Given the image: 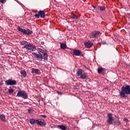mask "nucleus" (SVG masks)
<instances>
[{"label": "nucleus", "mask_w": 130, "mask_h": 130, "mask_svg": "<svg viewBox=\"0 0 130 130\" xmlns=\"http://www.w3.org/2000/svg\"><path fill=\"white\" fill-rule=\"evenodd\" d=\"M21 45H22V49H26V50H29V52H32V51H35L36 50V47L26 41H23L20 43Z\"/></svg>", "instance_id": "obj_1"}, {"label": "nucleus", "mask_w": 130, "mask_h": 130, "mask_svg": "<svg viewBox=\"0 0 130 130\" xmlns=\"http://www.w3.org/2000/svg\"><path fill=\"white\" fill-rule=\"evenodd\" d=\"M127 95H130V85L123 86L121 88L119 95L121 98H127Z\"/></svg>", "instance_id": "obj_2"}, {"label": "nucleus", "mask_w": 130, "mask_h": 130, "mask_svg": "<svg viewBox=\"0 0 130 130\" xmlns=\"http://www.w3.org/2000/svg\"><path fill=\"white\" fill-rule=\"evenodd\" d=\"M17 29L18 30V31L23 35L29 36L33 34V31H32V30H30L29 28L26 29L21 28L20 26H18Z\"/></svg>", "instance_id": "obj_3"}, {"label": "nucleus", "mask_w": 130, "mask_h": 130, "mask_svg": "<svg viewBox=\"0 0 130 130\" xmlns=\"http://www.w3.org/2000/svg\"><path fill=\"white\" fill-rule=\"evenodd\" d=\"M76 75L80 77V78L82 80H85L87 78V75L84 72L83 73V70L81 69H78L76 72Z\"/></svg>", "instance_id": "obj_4"}, {"label": "nucleus", "mask_w": 130, "mask_h": 130, "mask_svg": "<svg viewBox=\"0 0 130 130\" xmlns=\"http://www.w3.org/2000/svg\"><path fill=\"white\" fill-rule=\"evenodd\" d=\"M38 51L42 59H44V60H47V59H48V55L47 54V53H46V50L39 49Z\"/></svg>", "instance_id": "obj_5"}, {"label": "nucleus", "mask_w": 130, "mask_h": 130, "mask_svg": "<svg viewBox=\"0 0 130 130\" xmlns=\"http://www.w3.org/2000/svg\"><path fill=\"white\" fill-rule=\"evenodd\" d=\"M17 97H21L22 99H28V94L24 90H19L17 93Z\"/></svg>", "instance_id": "obj_6"}, {"label": "nucleus", "mask_w": 130, "mask_h": 130, "mask_svg": "<svg viewBox=\"0 0 130 130\" xmlns=\"http://www.w3.org/2000/svg\"><path fill=\"white\" fill-rule=\"evenodd\" d=\"M108 120H107V122L109 123V124H113V121H114V117H113V115L111 114V113H108Z\"/></svg>", "instance_id": "obj_7"}, {"label": "nucleus", "mask_w": 130, "mask_h": 130, "mask_svg": "<svg viewBox=\"0 0 130 130\" xmlns=\"http://www.w3.org/2000/svg\"><path fill=\"white\" fill-rule=\"evenodd\" d=\"M35 18H37V19H39V18H42L43 19L44 18H45V12L43 10H41L38 12V14H36L35 15Z\"/></svg>", "instance_id": "obj_8"}, {"label": "nucleus", "mask_w": 130, "mask_h": 130, "mask_svg": "<svg viewBox=\"0 0 130 130\" xmlns=\"http://www.w3.org/2000/svg\"><path fill=\"white\" fill-rule=\"evenodd\" d=\"M5 85L7 86H14L17 85V81L13 79H8L5 81Z\"/></svg>", "instance_id": "obj_9"}, {"label": "nucleus", "mask_w": 130, "mask_h": 130, "mask_svg": "<svg viewBox=\"0 0 130 130\" xmlns=\"http://www.w3.org/2000/svg\"><path fill=\"white\" fill-rule=\"evenodd\" d=\"M36 122L37 125H40V126H45V125H46L45 121H42L40 119H36Z\"/></svg>", "instance_id": "obj_10"}, {"label": "nucleus", "mask_w": 130, "mask_h": 130, "mask_svg": "<svg viewBox=\"0 0 130 130\" xmlns=\"http://www.w3.org/2000/svg\"><path fill=\"white\" fill-rule=\"evenodd\" d=\"M90 38H97L98 37V31L94 30L89 34Z\"/></svg>", "instance_id": "obj_11"}, {"label": "nucleus", "mask_w": 130, "mask_h": 130, "mask_svg": "<svg viewBox=\"0 0 130 130\" xmlns=\"http://www.w3.org/2000/svg\"><path fill=\"white\" fill-rule=\"evenodd\" d=\"M32 54L35 58H36L37 60H39V61H42V58L40 54H37L36 53H32Z\"/></svg>", "instance_id": "obj_12"}, {"label": "nucleus", "mask_w": 130, "mask_h": 130, "mask_svg": "<svg viewBox=\"0 0 130 130\" xmlns=\"http://www.w3.org/2000/svg\"><path fill=\"white\" fill-rule=\"evenodd\" d=\"M84 45L86 48H91L92 47V45H93V43L90 41H88L84 43Z\"/></svg>", "instance_id": "obj_13"}, {"label": "nucleus", "mask_w": 130, "mask_h": 130, "mask_svg": "<svg viewBox=\"0 0 130 130\" xmlns=\"http://www.w3.org/2000/svg\"><path fill=\"white\" fill-rule=\"evenodd\" d=\"M32 74H36V75H40V70L38 69L32 68Z\"/></svg>", "instance_id": "obj_14"}, {"label": "nucleus", "mask_w": 130, "mask_h": 130, "mask_svg": "<svg viewBox=\"0 0 130 130\" xmlns=\"http://www.w3.org/2000/svg\"><path fill=\"white\" fill-rule=\"evenodd\" d=\"M73 54H74V55H76V56H80V55H81V51L75 49L73 51Z\"/></svg>", "instance_id": "obj_15"}, {"label": "nucleus", "mask_w": 130, "mask_h": 130, "mask_svg": "<svg viewBox=\"0 0 130 130\" xmlns=\"http://www.w3.org/2000/svg\"><path fill=\"white\" fill-rule=\"evenodd\" d=\"M0 120L1 121H3V122H7V120L6 119V116L4 114L0 115Z\"/></svg>", "instance_id": "obj_16"}, {"label": "nucleus", "mask_w": 130, "mask_h": 130, "mask_svg": "<svg viewBox=\"0 0 130 130\" xmlns=\"http://www.w3.org/2000/svg\"><path fill=\"white\" fill-rule=\"evenodd\" d=\"M98 73L99 74H102V75H104L105 73L104 72V69L103 68H98Z\"/></svg>", "instance_id": "obj_17"}, {"label": "nucleus", "mask_w": 130, "mask_h": 130, "mask_svg": "<svg viewBox=\"0 0 130 130\" xmlns=\"http://www.w3.org/2000/svg\"><path fill=\"white\" fill-rule=\"evenodd\" d=\"M21 75V77H22V78H26V77H27V73H26V71H21L20 72Z\"/></svg>", "instance_id": "obj_18"}, {"label": "nucleus", "mask_w": 130, "mask_h": 130, "mask_svg": "<svg viewBox=\"0 0 130 130\" xmlns=\"http://www.w3.org/2000/svg\"><path fill=\"white\" fill-rule=\"evenodd\" d=\"M60 48L61 49H66L67 48V45L64 43H61Z\"/></svg>", "instance_id": "obj_19"}, {"label": "nucleus", "mask_w": 130, "mask_h": 130, "mask_svg": "<svg viewBox=\"0 0 130 130\" xmlns=\"http://www.w3.org/2000/svg\"><path fill=\"white\" fill-rule=\"evenodd\" d=\"M58 127H59V128H60V129H62V130L67 129V127H66V126H64L63 125H59L58 126Z\"/></svg>", "instance_id": "obj_20"}, {"label": "nucleus", "mask_w": 130, "mask_h": 130, "mask_svg": "<svg viewBox=\"0 0 130 130\" xmlns=\"http://www.w3.org/2000/svg\"><path fill=\"white\" fill-rule=\"evenodd\" d=\"M71 18L73 20H78L79 18L78 16H76L75 14H72L71 15Z\"/></svg>", "instance_id": "obj_21"}, {"label": "nucleus", "mask_w": 130, "mask_h": 130, "mask_svg": "<svg viewBox=\"0 0 130 130\" xmlns=\"http://www.w3.org/2000/svg\"><path fill=\"white\" fill-rule=\"evenodd\" d=\"M35 122H36V120H35L33 118L30 119V124H34V123H35Z\"/></svg>", "instance_id": "obj_22"}, {"label": "nucleus", "mask_w": 130, "mask_h": 130, "mask_svg": "<svg viewBox=\"0 0 130 130\" xmlns=\"http://www.w3.org/2000/svg\"><path fill=\"white\" fill-rule=\"evenodd\" d=\"M99 44H100L101 45H105L107 44L106 42H105V41L103 42L102 41L100 42V40H99Z\"/></svg>", "instance_id": "obj_23"}, {"label": "nucleus", "mask_w": 130, "mask_h": 130, "mask_svg": "<svg viewBox=\"0 0 130 130\" xmlns=\"http://www.w3.org/2000/svg\"><path fill=\"white\" fill-rule=\"evenodd\" d=\"M8 93H9V94H12V93H14V89L11 88L8 90Z\"/></svg>", "instance_id": "obj_24"}, {"label": "nucleus", "mask_w": 130, "mask_h": 130, "mask_svg": "<svg viewBox=\"0 0 130 130\" xmlns=\"http://www.w3.org/2000/svg\"><path fill=\"white\" fill-rule=\"evenodd\" d=\"M100 11H105V7L100 6Z\"/></svg>", "instance_id": "obj_25"}, {"label": "nucleus", "mask_w": 130, "mask_h": 130, "mask_svg": "<svg viewBox=\"0 0 130 130\" xmlns=\"http://www.w3.org/2000/svg\"><path fill=\"white\" fill-rule=\"evenodd\" d=\"M28 113H30L31 114H32L33 113V111H32V109H28Z\"/></svg>", "instance_id": "obj_26"}, {"label": "nucleus", "mask_w": 130, "mask_h": 130, "mask_svg": "<svg viewBox=\"0 0 130 130\" xmlns=\"http://www.w3.org/2000/svg\"><path fill=\"white\" fill-rule=\"evenodd\" d=\"M7 2V0H0V3L1 4H5Z\"/></svg>", "instance_id": "obj_27"}, {"label": "nucleus", "mask_w": 130, "mask_h": 130, "mask_svg": "<svg viewBox=\"0 0 130 130\" xmlns=\"http://www.w3.org/2000/svg\"><path fill=\"white\" fill-rule=\"evenodd\" d=\"M123 121H125V122H126V123H127V122H128V119L126 118H124L123 119Z\"/></svg>", "instance_id": "obj_28"}, {"label": "nucleus", "mask_w": 130, "mask_h": 130, "mask_svg": "<svg viewBox=\"0 0 130 130\" xmlns=\"http://www.w3.org/2000/svg\"><path fill=\"white\" fill-rule=\"evenodd\" d=\"M116 124H117V125H120V124H121V123L120 122V121H118V120H117Z\"/></svg>", "instance_id": "obj_29"}, {"label": "nucleus", "mask_w": 130, "mask_h": 130, "mask_svg": "<svg viewBox=\"0 0 130 130\" xmlns=\"http://www.w3.org/2000/svg\"><path fill=\"white\" fill-rule=\"evenodd\" d=\"M41 116L42 117H44V118H45V117H46V115H42Z\"/></svg>", "instance_id": "obj_30"}, {"label": "nucleus", "mask_w": 130, "mask_h": 130, "mask_svg": "<svg viewBox=\"0 0 130 130\" xmlns=\"http://www.w3.org/2000/svg\"><path fill=\"white\" fill-rule=\"evenodd\" d=\"M117 121V120L114 121V123L116 124Z\"/></svg>", "instance_id": "obj_31"}, {"label": "nucleus", "mask_w": 130, "mask_h": 130, "mask_svg": "<svg viewBox=\"0 0 130 130\" xmlns=\"http://www.w3.org/2000/svg\"><path fill=\"white\" fill-rule=\"evenodd\" d=\"M2 48V45H0V49Z\"/></svg>", "instance_id": "obj_32"}, {"label": "nucleus", "mask_w": 130, "mask_h": 130, "mask_svg": "<svg viewBox=\"0 0 130 130\" xmlns=\"http://www.w3.org/2000/svg\"><path fill=\"white\" fill-rule=\"evenodd\" d=\"M98 34H99H99H100V31L98 32Z\"/></svg>", "instance_id": "obj_33"}, {"label": "nucleus", "mask_w": 130, "mask_h": 130, "mask_svg": "<svg viewBox=\"0 0 130 130\" xmlns=\"http://www.w3.org/2000/svg\"><path fill=\"white\" fill-rule=\"evenodd\" d=\"M57 93H58V94H59V92L57 91Z\"/></svg>", "instance_id": "obj_34"}, {"label": "nucleus", "mask_w": 130, "mask_h": 130, "mask_svg": "<svg viewBox=\"0 0 130 130\" xmlns=\"http://www.w3.org/2000/svg\"><path fill=\"white\" fill-rule=\"evenodd\" d=\"M95 8H96V7H94V9H95Z\"/></svg>", "instance_id": "obj_35"}]
</instances>
